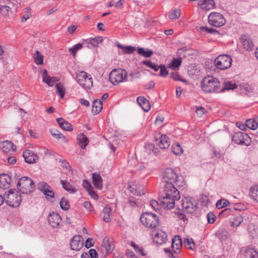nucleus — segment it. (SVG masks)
I'll return each mask as SVG.
<instances>
[{
    "mask_svg": "<svg viewBox=\"0 0 258 258\" xmlns=\"http://www.w3.org/2000/svg\"><path fill=\"white\" fill-rule=\"evenodd\" d=\"M162 179L165 183H176L178 176L172 168H166L162 172Z\"/></svg>",
    "mask_w": 258,
    "mask_h": 258,
    "instance_id": "obj_9",
    "label": "nucleus"
},
{
    "mask_svg": "<svg viewBox=\"0 0 258 258\" xmlns=\"http://www.w3.org/2000/svg\"><path fill=\"white\" fill-rule=\"evenodd\" d=\"M102 246L105 249L107 253L111 252L112 251V246L109 242L108 239H104L102 242Z\"/></svg>",
    "mask_w": 258,
    "mask_h": 258,
    "instance_id": "obj_50",
    "label": "nucleus"
},
{
    "mask_svg": "<svg viewBox=\"0 0 258 258\" xmlns=\"http://www.w3.org/2000/svg\"><path fill=\"white\" fill-rule=\"evenodd\" d=\"M128 189L134 195L141 196L145 194L144 187L141 185H139L136 182L128 183Z\"/></svg>",
    "mask_w": 258,
    "mask_h": 258,
    "instance_id": "obj_18",
    "label": "nucleus"
},
{
    "mask_svg": "<svg viewBox=\"0 0 258 258\" xmlns=\"http://www.w3.org/2000/svg\"><path fill=\"white\" fill-rule=\"evenodd\" d=\"M232 62V58L230 55L221 54L215 59L214 65L218 69L225 70L231 67Z\"/></svg>",
    "mask_w": 258,
    "mask_h": 258,
    "instance_id": "obj_6",
    "label": "nucleus"
},
{
    "mask_svg": "<svg viewBox=\"0 0 258 258\" xmlns=\"http://www.w3.org/2000/svg\"><path fill=\"white\" fill-rule=\"evenodd\" d=\"M181 15L180 10L178 9H175L169 12L168 17L169 19L173 20L178 18Z\"/></svg>",
    "mask_w": 258,
    "mask_h": 258,
    "instance_id": "obj_40",
    "label": "nucleus"
},
{
    "mask_svg": "<svg viewBox=\"0 0 258 258\" xmlns=\"http://www.w3.org/2000/svg\"><path fill=\"white\" fill-rule=\"evenodd\" d=\"M89 254L90 255V257L92 258H98V253L96 250L94 249H91L89 251Z\"/></svg>",
    "mask_w": 258,
    "mask_h": 258,
    "instance_id": "obj_62",
    "label": "nucleus"
},
{
    "mask_svg": "<svg viewBox=\"0 0 258 258\" xmlns=\"http://www.w3.org/2000/svg\"><path fill=\"white\" fill-rule=\"evenodd\" d=\"M160 76L165 77L168 75V71L167 70L165 65H160Z\"/></svg>",
    "mask_w": 258,
    "mask_h": 258,
    "instance_id": "obj_56",
    "label": "nucleus"
},
{
    "mask_svg": "<svg viewBox=\"0 0 258 258\" xmlns=\"http://www.w3.org/2000/svg\"><path fill=\"white\" fill-rule=\"evenodd\" d=\"M233 141L239 145L249 146L251 143V139L249 136L243 132L235 133L232 137Z\"/></svg>",
    "mask_w": 258,
    "mask_h": 258,
    "instance_id": "obj_11",
    "label": "nucleus"
},
{
    "mask_svg": "<svg viewBox=\"0 0 258 258\" xmlns=\"http://www.w3.org/2000/svg\"><path fill=\"white\" fill-rule=\"evenodd\" d=\"M251 198L258 202V185H254L250 189Z\"/></svg>",
    "mask_w": 258,
    "mask_h": 258,
    "instance_id": "obj_46",
    "label": "nucleus"
},
{
    "mask_svg": "<svg viewBox=\"0 0 258 258\" xmlns=\"http://www.w3.org/2000/svg\"><path fill=\"white\" fill-rule=\"evenodd\" d=\"M201 86L206 93H220V82L219 79L212 76L204 77L201 84Z\"/></svg>",
    "mask_w": 258,
    "mask_h": 258,
    "instance_id": "obj_2",
    "label": "nucleus"
},
{
    "mask_svg": "<svg viewBox=\"0 0 258 258\" xmlns=\"http://www.w3.org/2000/svg\"><path fill=\"white\" fill-rule=\"evenodd\" d=\"M176 183H165L160 206L164 209H171L175 207V202L180 198L179 191L175 186Z\"/></svg>",
    "mask_w": 258,
    "mask_h": 258,
    "instance_id": "obj_1",
    "label": "nucleus"
},
{
    "mask_svg": "<svg viewBox=\"0 0 258 258\" xmlns=\"http://www.w3.org/2000/svg\"><path fill=\"white\" fill-rule=\"evenodd\" d=\"M56 89V93L59 95L61 98H63L65 94V89L61 83H57L55 85Z\"/></svg>",
    "mask_w": 258,
    "mask_h": 258,
    "instance_id": "obj_37",
    "label": "nucleus"
},
{
    "mask_svg": "<svg viewBox=\"0 0 258 258\" xmlns=\"http://www.w3.org/2000/svg\"><path fill=\"white\" fill-rule=\"evenodd\" d=\"M77 139L80 147L84 149L89 143L88 139L84 134H79L78 136Z\"/></svg>",
    "mask_w": 258,
    "mask_h": 258,
    "instance_id": "obj_31",
    "label": "nucleus"
},
{
    "mask_svg": "<svg viewBox=\"0 0 258 258\" xmlns=\"http://www.w3.org/2000/svg\"><path fill=\"white\" fill-rule=\"evenodd\" d=\"M137 101L145 111L147 112L150 109V104L149 101L144 97H138Z\"/></svg>",
    "mask_w": 258,
    "mask_h": 258,
    "instance_id": "obj_27",
    "label": "nucleus"
},
{
    "mask_svg": "<svg viewBox=\"0 0 258 258\" xmlns=\"http://www.w3.org/2000/svg\"><path fill=\"white\" fill-rule=\"evenodd\" d=\"M196 112L197 114L199 116L201 117L203 114H205V109L204 107L201 106V107L197 108Z\"/></svg>",
    "mask_w": 258,
    "mask_h": 258,
    "instance_id": "obj_61",
    "label": "nucleus"
},
{
    "mask_svg": "<svg viewBox=\"0 0 258 258\" xmlns=\"http://www.w3.org/2000/svg\"><path fill=\"white\" fill-rule=\"evenodd\" d=\"M171 77L175 81H180L184 83L186 82L185 79H181L180 76L177 72H172L170 74Z\"/></svg>",
    "mask_w": 258,
    "mask_h": 258,
    "instance_id": "obj_57",
    "label": "nucleus"
},
{
    "mask_svg": "<svg viewBox=\"0 0 258 258\" xmlns=\"http://www.w3.org/2000/svg\"><path fill=\"white\" fill-rule=\"evenodd\" d=\"M159 137H155L156 144L162 149L168 148L170 146L169 138L165 135H159Z\"/></svg>",
    "mask_w": 258,
    "mask_h": 258,
    "instance_id": "obj_20",
    "label": "nucleus"
},
{
    "mask_svg": "<svg viewBox=\"0 0 258 258\" xmlns=\"http://www.w3.org/2000/svg\"><path fill=\"white\" fill-rule=\"evenodd\" d=\"M246 125L248 128L252 130H255L257 127V125L254 119H247L246 120Z\"/></svg>",
    "mask_w": 258,
    "mask_h": 258,
    "instance_id": "obj_44",
    "label": "nucleus"
},
{
    "mask_svg": "<svg viewBox=\"0 0 258 258\" xmlns=\"http://www.w3.org/2000/svg\"><path fill=\"white\" fill-rule=\"evenodd\" d=\"M38 189L44 195L45 198L47 200L54 197L55 193L52 187L45 182H40L38 184Z\"/></svg>",
    "mask_w": 258,
    "mask_h": 258,
    "instance_id": "obj_13",
    "label": "nucleus"
},
{
    "mask_svg": "<svg viewBox=\"0 0 258 258\" xmlns=\"http://www.w3.org/2000/svg\"><path fill=\"white\" fill-rule=\"evenodd\" d=\"M125 254L128 258H137L134 252L130 249L126 250Z\"/></svg>",
    "mask_w": 258,
    "mask_h": 258,
    "instance_id": "obj_63",
    "label": "nucleus"
},
{
    "mask_svg": "<svg viewBox=\"0 0 258 258\" xmlns=\"http://www.w3.org/2000/svg\"><path fill=\"white\" fill-rule=\"evenodd\" d=\"M60 182L62 185L63 188L67 191H69L71 194L75 193L77 191V188L76 187L71 184L70 182L67 180H60Z\"/></svg>",
    "mask_w": 258,
    "mask_h": 258,
    "instance_id": "obj_30",
    "label": "nucleus"
},
{
    "mask_svg": "<svg viewBox=\"0 0 258 258\" xmlns=\"http://www.w3.org/2000/svg\"><path fill=\"white\" fill-rule=\"evenodd\" d=\"M23 156L25 161L28 164L36 163L39 159L38 155L32 151L26 150L23 152Z\"/></svg>",
    "mask_w": 258,
    "mask_h": 258,
    "instance_id": "obj_16",
    "label": "nucleus"
},
{
    "mask_svg": "<svg viewBox=\"0 0 258 258\" xmlns=\"http://www.w3.org/2000/svg\"><path fill=\"white\" fill-rule=\"evenodd\" d=\"M30 11L31 9L29 7H27L24 9L25 14H24L23 16L22 17V22H26L28 19H29L30 18V17L31 16Z\"/></svg>",
    "mask_w": 258,
    "mask_h": 258,
    "instance_id": "obj_49",
    "label": "nucleus"
},
{
    "mask_svg": "<svg viewBox=\"0 0 258 258\" xmlns=\"http://www.w3.org/2000/svg\"><path fill=\"white\" fill-rule=\"evenodd\" d=\"M112 210L110 208L108 207H104L103 210V221L105 222H109L110 221L111 219L110 218V215L111 214Z\"/></svg>",
    "mask_w": 258,
    "mask_h": 258,
    "instance_id": "obj_36",
    "label": "nucleus"
},
{
    "mask_svg": "<svg viewBox=\"0 0 258 258\" xmlns=\"http://www.w3.org/2000/svg\"><path fill=\"white\" fill-rule=\"evenodd\" d=\"M49 224L53 228L58 227L62 223V219L58 213L52 212L47 218Z\"/></svg>",
    "mask_w": 258,
    "mask_h": 258,
    "instance_id": "obj_15",
    "label": "nucleus"
},
{
    "mask_svg": "<svg viewBox=\"0 0 258 258\" xmlns=\"http://www.w3.org/2000/svg\"><path fill=\"white\" fill-rule=\"evenodd\" d=\"M199 31L201 33H212L217 32V31L214 29L208 28L207 27L202 26L199 28Z\"/></svg>",
    "mask_w": 258,
    "mask_h": 258,
    "instance_id": "obj_54",
    "label": "nucleus"
},
{
    "mask_svg": "<svg viewBox=\"0 0 258 258\" xmlns=\"http://www.w3.org/2000/svg\"><path fill=\"white\" fill-rule=\"evenodd\" d=\"M16 146L11 141H5L0 143V151L7 156L12 155L16 151Z\"/></svg>",
    "mask_w": 258,
    "mask_h": 258,
    "instance_id": "obj_12",
    "label": "nucleus"
},
{
    "mask_svg": "<svg viewBox=\"0 0 258 258\" xmlns=\"http://www.w3.org/2000/svg\"><path fill=\"white\" fill-rule=\"evenodd\" d=\"M43 81L49 86H53L54 83L57 81V80L55 78L51 77L49 76L48 78H46L45 81Z\"/></svg>",
    "mask_w": 258,
    "mask_h": 258,
    "instance_id": "obj_55",
    "label": "nucleus"
},
{
    "mask_svg": "<svg viewBox=\"0 0 258 258\" xmlns=\"http://www.w3.org/2000/svg\"><path fill=\"white\" fill-rule=\"evenodd\" d=\"M17 188L23 194H30L35 189V183L31 178L27 176L20 178L17 183Z\"/></svg>",
    "mask_w": 258,
    "mask_h": 258,
    "instance_id": "obj_4",
    "label": "nucleus"
},
{
    "mask_svg": "<svg viewBox=\"0 0 258 258\" xmlns=\"http://www.w3.org/2000/svg\"><path fill=\"white\" fill-rule=\"evenodd\" d=\"M155 83L153 81H151L144 86V88L147 90H150L153 88L155 86Z\"/></svg>",
    "mask_w": 258,
    "mask_h": 258,
    "instance_id": "obj_64",
    "label": "nucleus"
},
{
    "mask_svg": "<svg viewBox=\"0 0 258 258\" xmlns=\"http://www.w3.org/2000/svg\"><path fill=\"white\" fill-rule=\"evenodd\" d=\"M117 46L119 48L122 49V52L124 54H132L136 50L135 48L132 46H124L118 43L117 44Z\"/></svg>",
    "mask_w": 258,
    "mask_h": 258,
    "instance_id": "obj_35",
    "label": "nucleus"
},
{
    "mask_svg": "<svg viewBox=\"0 0 258 258\" xmlns=\"http://www.w3.org/2000/svg\"><path fill=\"white\" fill-rule=\"evenodd\" d=\"M140 221L143 225L150 229H155L159 224V217L150 212H144L140 217Z\"/></svg>",
    "mask_w": 258,
    "mask_h": 258,
    "instance_id": "obj_3",
    "label": "nucleus"
},
{
    "mask_svg": "<svg viewBox=\"0 0 258 258\" xmlns=\"http://www.w3.org/2000/svg\"><path fill=\"white\" fill-rule=\"evenodd\" d=\"M12 182L11 177L6 174L0 175V188L6 189L10 187Z\"/></svg>",
    "mask_w": 258,
    "mask_h": 258,
    "instance_id": "obj_23",
    "label": "nucleus"
},
{
    "mask_svg": "<svg viewBox=\"0 0 258 258\" xmlns=\"http://www.w3.org/2000/svg\"><path fill=\"white\" fill-rule=\"evenodd\" d=\"M138 53L145 57H150L153 54V51L151 50H146L144 48H138Z\"/></svg>",
    "mask_w": 258,
    "mask_h": 258,
    "instance_id": "obj_38",
    "label": "nucleus"
},
{
    "mask_svg": "<svg viewBox=\"0 0 258 258\" xmlns=\"http://www.w3.org/2000/svg\"><path fill=\"white\" fill-rule=\"evenodd\" d=\"M184 245L190 249L193 250L195 248V244L192 238H186L184 239Z\"/></svg>",
    "mask_w": 258,
    "mask_h": 258,
    "instance_id": "obj_47",
    "label": "nucleus"
},
{
    "mask_svg": "<svg viewBox=\"0 0 258 258\" xmlns=\"http://www.w3.org/2000/svg\"><path fill=\"white\" fill-rule=\"evenodd\" d=\"M102 109V103L100 100H95L93 102L92 112L94 114H98Z\"/></svg>",
    "mask_w": 258,
    "mask_h": 258,
    "instance_id": "obj_32",
    "label": "nucleus"
},
{
    "mask_svg": "<svg viewBox=\"0 0 258 258\" xmlns=\"http://www.w3.org/2000/svg\"><path fill=\"white\" fill-rule=\"evenodd\" d=\"M83 238L80 235H75L73 238L71 244V248L73 250H80L83 246Z\"/></svg>",
    "mask_w": 258,
    "mask_h": 258,
    "instance_id": "obj_17",
    "label": "nucleus"
},
{
    "mask_svg": "<svg viewBox=\"0 0 258 258\" xmlns=\"http://www.w3.org/2000/svg\"><path fill=\"white\" fill-rule=\"evenodd\" d=\"M198 4L201 9L208 11L214 8L215 3L213 0H199Z\"/></svg>",
    "mask_w": 258,
    "mask_h": 258,
    "instance_id": "obj_26",
    "label": "nucleus"
},
{
    "mask_svg": "<svg viewBox=\"0 0 258 258\" xmlns=\"http://www.w3.org/2000/svg\"><path fill=\"white\" fill-rule=\"evenodd\" d=\"M50 133L53 137H55L56 139H65V137L62 134L60 133L57 130H52L50 131Z\"/></svg>",
    "mask_w": 258,
    "mask_h": 258,
    "instance_id": "obj_52",
    "label": "nucleus"
},
{
    "mask_svg": "<svg viewBox=\"0 0 258 258\" xmlns=\"http://www.w3.org/2000/svg\"><path fill=\"white\" fill-rule=\"evenodd\" d=\"M150 205L156 212L159 211V205L157 201L155 200H151L150 201Z\"/></svg>",
    "mask_w": 258,
    "mask_h": 258,
    "instance_id": "obj_59",
    "label": "nucleus"
},
{
    "mask_svg": "<svg viewBox=\"0 0 258 258\" xmlns=\"http://www.w3.org/2000/svg\"><path fill=\"white\" fill-rule=\"evenodd\" d=\"M15 7L14 4L10 1H8L6 4L0 5V14L4 16H8L12 8Z\"/></svg>",
    "mask_w": 258,
    "mask_h": 258,
    "instance_id": "obj_22",
    "label": "nucleus"
},
{
    "mask_svg": "<svg viewBox=\"0 0 258 258\" xmlns=\"http://www.w3.org/2000/svg\"><path fill=\"white\" fill-rule=\"evenodd\" d=\"M34 61L37 64H41L43 63V56L38 50L36 51L34 55Z\"/></svg>",
    "mask_w": 258,
    "mask_h": 258,
    "instance_id": "obj_42",
    "label": "nucleus"
},
{
    "mask_svg": "<svg viewBox=\"0 0 258 258\" xmlns=\"http://www.w3.org/2000/svg\"><path fill=\"white\" fill-rule=\"evenodd\" d=\"M181 58H174L170 63V67L173 70L178 68L181 64Z\"/></svg>",
    "mask_w": 258,
    "mask_h": 258,
    "instance_id": "obj_45",
    "label": "nucleus"
},
{
    "mask_svg": "<svg viewBox=\"0 0 258 258\" xmlns=\"http://www.w3.org/2000/svg\"><path fill=\"white\" fill-rule=\"evenodd\" d=\"M59 204L61 208L64 211L69 210L70 208V205L69 201L65 197H63L61 198Z\"/></svg>",
    "mask_w": 258,
    "mask_h": 258,
    "instance_id": "obj_41",
    "label": "nucleus"
},
{
    "mask_svg": "<svg viewBox=\"0 0 258 258\" xmlns=\"http://www.w3.org/2000/svg\"><path fill=\"white\" fill-rule=\"evenodd\" d=\"M237 88V85L235 83H232L230 81L225 82L224 86L220 89V92H223L226 90H233Z\"/></svg>",
    "mask_w": 258,
    "mask_h": 258,
    "instance_id": "obj_34",
    "label": "nucleus"
},
{
    "mask_svg": "<svg viewBox=\"0 0 258 258\" xmlns=\"http://www.w3.org/2000/svg\"><path fill=\"white\" fill-rule=\"evenodd\" d=\"M167 238V234L163 231L160 230H158L154 237H153V240L158 244L161 245L165 243Z\"/></svg>",
    "mask_w": 258,
    "mask_h": 258,
    "instance_id": "obj_21",
    "label": "nucleus"
},
{
    "mask_svg": "<svg viewBox=\"0 0 258 258\" xmlns=\"http://www.w3.org/2000/svg\"><path fill=\"white\" fill-rule=\"evenodd\" d=\"M82 185L87 190V191H89L91 189L92 190L93 188L90 182L86 180H83Z\"/></svg>",
    "mask_w": 258,
    "mask_h": 258,
    "instance_id": "obj_58",
    "label": "nucleus"
},
{
    "mask_svg": "<svg viewBox=\"0 0 258 258\" xmlns=\"http://www.w3.org/2000/svg\"><path fill=\"white\" fill-rule=\"evenodd\" d=\"M182 207L183 211L187 213H193L197 209L196 201L191 198H185L182 200Z\"/></svg>",
    "mask_w": 258,
    "mask_h": 258,
    "instance_id": "obj_14",
    "label": "nucleus"
},
{
    "mask_svg": "<svg viewBox=\"0 0 258 258\" xmlns=\"http://www.w3.org/2000/svg\"><path fill=\"white\" fill-rule=\"evenodd\" d=\"M131 245L134 248L137 253L142 256L145 255L146 254L143 252V249L140 248L139 245H137L134 242L132 241Z\"/></svg>",
    "mask_w": 258,
    "mask_h": 258,
    "instance_id": "obj_53",
    "label": "nucleus"
},
{
    "mask_svg": "<svg viewBox=\"0 0 258 258\" xmlns=\"http://www.w3.org/2000/svg\"><path fill=\"white\" fill-rule=\"evenodd\" d=\"M83 47V44L79 43L77 44L74 45L73 47L70 48L69 49V52L71 53V54L74 56H76V52L82 48Z\"/></svg>",
    "mask_w": 258,
    "mask_h": 258,
    "instance_id": "obj_43",
    "label": "nucleus"
},
{
    "mask_svg": "<svg viewBox=\"0 0 258 258\" xmlns=\"http://www.w3.org/2000/svg\"><path fill=\"white\" fill-rule=\"evenodd\" d=\"M182 241L179 236H175L172 241V248L174 253L178 254L180 251Z\"/></svg>",
    "mask_w": 258,
    "mask_h": 258,
    "instance_id": "obj_24",
    "label": "nucleus"
},
{
    "mask_svg": "<svg viewBox=\"0 0 258 258\" xmlns=\"http://www.w3.org/2000/svg\"><path fill=\"white\" fill-rule=\"evenodd\" d=\"M4 201L9 206L17 207L22 201V198L19 191L15 189H11L5 194Z\"/></svg>",
    "mask_w": 258,
    "mask_h": 258,
    "instance_id": "obj_5",
    "label": "nucleus"
},
{
    "mask_svg": "<svg viewBox=\"0 0 258 258\" xmlns=\"http://www.w3.org/2000/svg\"><path fill=\"white\" fill-rule=\"evenodd\" d=\"M76 79L79 84L84 88L90 89L93 85L91 76L84 71L77 72Z\"/></svg>",
    "mask_w": 258,
    "mask_h": 258,
    "instance_id": "obj_8",
    "label": "nucleus"
},
{
    "mask_svg": "<svg viewBox=\"0 0 258 258\" xmlns=\"http://www.w3.org/2000/svg\"><path fill=\"white\" fill-rule=\"evenodd\" d=\"M228 200L222 199L219 200L216 203V207L218 209H222L223 207L227 206L229 204Z\"/></svg>",
    "mask_w": 258,
    "mask_h": 258,
    "instance_id": "obj_51",
    "label": "nucleus"
},
{
    "mask_svg": "<svg viewBox=\"0 0 258 258\" xmlns=\"http://www.w3.org/2000/svg\"><path fill=\"white\" fill-rule=\"evenodd\" d=\"M209 24L215 27H221L225 23V20L222 15L220 13L213 12L208 16Z\"/></svg>",
    "mask_w": 258,
    "mask_h": 258,
    "instance_id": "obj_10",
    "label": "nucleus"
},
{
    "mask_svg": "<svg viewBox=\"0 0 258 258\" xmlns=\"http://www.w3.org/2000/svg\"><path fill=\"white\" fill-rule=\"evenodd\" d=\"M127 72L124 70L114 69L109 74V80L113 85H116L126 80Z\"/></svg>",
    "mask_w": 258,
    "mask_h": 258,
    "instance_id": "obj_7",
    "label": "nucleus"
},
{
    "mask_svg": "<svg viewBox=\"0 0 258 258\" xmlns=\"http://www.w3.org/2000/svg\"><path fill=\"white\" fill-rule=\"evenodd\" d=\"M244 252L245 256L247 258H258V252L254 248L247 247Z\"/></svg>",
    "mask_w": 258,
    "mask_h": 258,
    "instance_id": "obj_33",
    "label": "nucleus"
},
{
    "mask_svg": "<svg viewBox=\"0 0 258 258\" xmlns=\"http://www.w3.org/2000/svg\"><path fill=\"white\" fill-rule=\"evenodd\" d=\"M93 183L96 188L101 189L102 186V178L99 174L94 173L92 176Z\"/></svg>",
    "mask_w": 258,
    "mask_h": 258,
    "instance_id": "obj_29",
    "label": "nucleus"
},
{
    "mask_svg": "<svg viewBox=\"0 0 258 258\" xmlns=\"http://www.w3.org/2000/svg\"><path fill=\"white\" fill-rule=\"evenodd\" d=\"M172 152L176 155H179L183 153V149L179 143H176L172 146Z\"/></svg>",
    "mask_w": 258,
    "mask_h": 258,
    "instance_id": "obj_39",
    "label": "nucleus"
},
{
    "mask_svg": "<svg viewBox=\"0 0 258 258\" xmlns=\"http://www.w3.org/2000/svg\"><path fill=\"white\" fill-rule=\"evenodd\" d=\"M243 221V218L240 215L236 216L232 221L231 225L232 226L237 227Z\"/></svg>",
    "mask_w": 258,
    "mask_h": 258,
    "instance_id": "obj_48",
    "label": "nucleus"
},
{
    "mask_svg": "<svg viewBox=\"0 0 258 258\" xmlns=\"http://www.w3.org/2000/svg\"><path fill=\"white\" fill-rule=\"evenodd\" d=\"M56 121L62 129L70 132L73 131V126L72 124L69 122L66 121L63 118H57L56 119Z\"/></svg>",
    "mask_w": 258,
    "mask_h": 258,
    "instance_id": "obj_28",
    "label": "nucleus"
},
{
    "mask_svg": "<svg viewBox=\"0 0 258 258\" xmlns=\"http://www.w3.org/2000/svg\"><path fill=\"white\" fill-rule=\"evenodd\" d=\"M240 42L242 44L243 47L247 50H251L253 49V45L252 41L245 35H241Z\"/></svg>",
    "mask_w": 258,
    "mask_h": 258,
    "instance_id": "obj_25",
    "label": "nucleus"
},
{
    "mask_svg": "<svg viewBox=\"0 0 258 258\" xmlns=\"http://www.w3.org/2000/svg\"><path fill=\"white\" fill-rule=\"evenodd\" d=\"M103 41V38L101 36H97L94 38H88L83 41V45L88 48L97 47L98 44Z\"/></svg>",
    "mask_w": 258,
    "mask_h": 258,
    "instance_id": "obj_19",
    "label": "nucleus"
},
{
    "mask_svg": "<svg viewBox=\"0 0 258 258\" xmlns=\"http://www.w3.org/2000/svg\"><path fill=\"white\" fill-rule=\"evenodd\" d=\"M208 223L213 224L215 222V216L212 213H209L207 215Z\"/></svg>",
    "mask_w": 258,
    "mask_h": 258,
    "instance_id": "obj_60",
    "label": "nucleus"
}]
</instances>
